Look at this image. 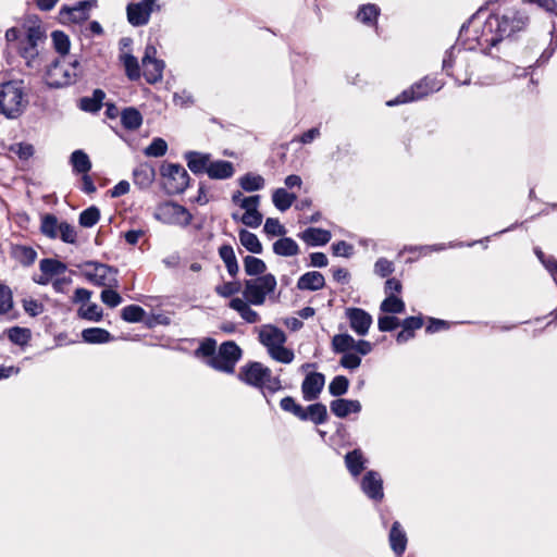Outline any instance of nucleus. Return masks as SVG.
<instances>
[{"label": "nucleus", "instance_id": "f257e3e1", "mask_svg": "<svg viewBox=\"0 0 557 557\" xmlns=\"http://www.w3.org/2000/svg\"><path fill=\"white\" fill-rule=\"evenodd\" d=\"M528 24V14L517 7L498 9L484 21L473 15L461 26L459 42L469 50L492 54V48H497L503 40L525 29Z\"/></svg>", "mask_w": 557, "mask_h": 557}, {"label": "nucleus", "instance_id": "f03ea898", "mask_svg": "<svg viewBox=\"0 0 557 557\" xmlns=\"http://www.w3.org/2000/svg\"><path fill=\"white\" fill-rule=\"evenodd\" d=\"M82 74L83 67L76 58H59L47 66L45 82L50 88H63L76 83Z\"/></svg>", "mask_w": 557, "mask_h": 557}, {"label": "nucleus", "instance_id": "7ed1b4c3", "mask_svg": "<svg viewBox=\"0 0 557 557\" xmlns=\"http://www.w3.org/2000/svg\"><path fill=\"white\" fill-rule=\"evenodd\" d=\"M457 39V44L446 51L443 59V71L455 78L459 85H468L471 82V60L469 52Z\"/></svg>", "mask_w": 557, "mask_h": 557}, {"label": "nucleus", "instance_id": "20e7f679", "mask_svg": "<svg viewBox=\"0 0 557 557\" xmlns=\"http://www.w3.org/2000/svg\"><path fill=\"white\" fill-rule=\"evenodd\" d=\"M237 379L250 386L275 393L282 388L281 380L277 376H272L270 368L263 366L261 362L251 361L239 369Z\"/></svg>", "mask_w": 557, "mask_h": 557}, {"label": "nucleus", "instance_id": "39448f33", "mask_svg": "<svg viewBox=\"0 0 557 557\" xmlns=\"http://www.w3.org/2000/svg\"><path fill=\"white\" fill-rule=\"evenodd\" d=\"M258 337L273 360L284 364L293 362L295 358L294 351L284 346L287 337L281 329L272 324L262 325Z\"/></svg>", "mask_w": 557, "mask_h": 557}, {"label": "nucleus", "instance_id": "423d86ee", "mask_svg": "<svg viewBox=\"0 0 557 557\" xmlns=\"http://www.w3.org/2000/svg\"><path fill=\"white\" fill-rule=\"evenodd\" d=\"M27 100L21 82H8L0 86V112L9 119L22 114Z\"/></svg>", "mask_w": 557, "mask_h": 557}, {"label": "nucleus", "instance_id": "0eeeda50", "mask_svg": "<svg viewBox=\"0 0 557 557\" xmlns=\"http://www.w3.org/2000/svg\"><path fill=\"white\" fill-rule=\"evenodd\" d=\"M444 84L435 77L425 76L411 85L409 88L405 89L396 98L388 100L386 104L388 107H394L417 101L429 96L430 94L441 90Z\"/></svg>", "mask_w": 557, "mask_h": 557}, {"label": "nucleus", "instance_id": "6e6552de", "mask_svg": "<svg viewBox=\"0 0 557 557\" xmlns=\"http://www.w3.org/2000/svg\"><path fill=\"white\" fill-rule=\"evenodd\" d=\"M242 356V348L234 341H227L218 347L215 357L207 360L206 363L215 371L233 374Z\"/></svg>", "mask_w": 557, "mask_h": 557}, {"label": "nucleus", "instance_id": "1a4fd4ad", "mask_svg": "<svg viewBox=\"0 0 557 557\" xmlns=\"http://www.w3.org/2000/svg\"><path fill=\"white\" fill-rule=\"evenodd\" d=\"M276 278L273 274H263L256 278L245 281L243 292L244 298L253 306L264 304L267 295L273 293L276 288Z\"/></svg>", "mask_w": 557, "mask_h": 557}, {"label": "nucleus", "instance_id": "9d476101", "mask_svg": "<svg viewBox=\"0 0 557 557\" xmlns=\"http://www.w3.org/2000/svg\"><path fill=\"white\" fill-rule=\"evenodd\" d=\"M45 38L40 26H29L26 30L25 39L20 42V54L25 60L27 67L39 70L41 58L38 50V44Z\"/></svg>", "mask_w": 557, "mask_h": 557}, {"label": "nucleus", "instance_id": "9b49d317", "mask_svg": "<svg viewBox=\"0 0 557 557\" xmlns=\"http://www.w3.org/2000/svg\"><path fill=\"white\" fill-rule=\"evenodd\" d=\"M153 216L156 220L172 225L187 226L193 220V215L189 211L173 201L161 203L157 207Z\"/></svg>", "mask_w": 557, "mask_h": 557}, {"label": "nucleus", "instance_id": "f8f14e48", "mask_svg": "<svg viewBox=\"0 0 557 557\" xmlns=\"http://www.w3.org/2000/svg\"><path fill=\"white\" fill-rule=\"evenodd\" d=\"M161 175L169 194H181L189 186V174L178 163H169L161 166Z\"/></svg>", "mask_w": 557, "mask_h": 557}, {"label": "nucleus", "instance_id": "ddd939ff", "mask_svg": "<svg viewBox=\"0 0 557 557\" xmlns=\"http://www.w3.org/2000/svg\"><path fill=\"white\" fill-rule=\"evenodd\" d=\"M84 274L89 282L97 286L117 287V271L107 264L92 261L86 262Z\"/></svg>", "mask_w": 557, "mask_h": 557}, {"label": "nucleus", "instance_id": "4468645a", "mask_svg": "<svg viewBox=\"0 0 557 557\" xmlns=\"http://www.w3.org/2000/svg\"><path fill=\"white\" fill-rule=\"evenodd\" d=\"M158 0H140L126 5L127 22L134 27L145 26L149 23L153 11H160Z\"/></svg>", "mask_w": 557, "mask_h": 557}, {"label": "nucleus", "instance_id": "2eb2a0df", "mask_svg": "<svg viewBox=\"0 0 557 557\" xmlns=\"http://www.w3.org/2000/svg\"><path fill=\"white\" fill-rule=\"evenodd\" d=\"M334 352H346L354 350L358 356H367L372 351V344L364 339L356 341L347 333L336 334L332 338Z\"/></svg>", "mask_w": 557, "mask_h": 557}, {"label": "nucleus", "instance_id": "dca6fc26", "mask_svg": "<svg viewBox=\"0 0 557 557\" xmlns=\"http://www.w3.org/2000/svg\"><path fill=\"white\" fill-rule=\"evenodd\" d=\"M157 49L153 45H147L141 63L144 77L149 84H156L163 77L164 62L156 58Z\"/></svg>", "mask_w": 557, "mask_h": 557}, {"label": "nucleus", "instance_id": "f3484780", "mask_svg": "<svg viewBox=\"0 0 557 557\" xmlns=\"http://www.w3.org/2000/svg\"><path fill=\"white\" fill-rule=\"evenodd\" d=\"M360 488L373 502L379 503L384 498L383 480L377 471H368L360 481Z\"/></svg>", "mask_w": 557, "mask_h": 557}, {"label": "nucleus", "instance_id": "a211bd4d", "mask_svg": "<svg viewBox=\"0 0 557 557\" xmlns=\"http://www.w3.org/2000/svg\"><path fill=\"white\" fill-rule=\"evenodd\" d=\"M345 315L349 321L350 329L359 336H366L372 325L373 319L370 313L361 308H347Z\"/></svg>", "mask_w": 557, "mask_h": 557}, {"label": "nucleus", "instance_id": "6ab92c4d", "mask_svg": "<svg viewBox=\"0 0 557 557\" xmlns=\"http://www.w3.org/2000/svg\"><path fill=\"white\" fill-rule=\"evenodd\" d=\"M97 5V1L83 0L74 5H63L60 16L73 23H82L89 18L90 10Z\"/></svg>", "mask_w": 557, "mask_h": 557}, {"label": "nucleus", "instance_id": "aec40b11", "mask_svg": "<svg viewBox=\"0 0 557 557\" xmlns=\"http://www.w3.org/2000/svg\"><path fill=\"white\" fill-rule=\"evenodd\" d=\"M324 383L325 379L322 373H309L301 384L304 399L307 401L315 400L319 397Z\"/></svg>", "mask_w": 557, "mask_h": 557}, {"label": "nucleus", "instance_id": "412c9836", "mask_svg": "<svg viewBox=\"0 0 557 557\" xmlns=\"http://www.w3.org/2000/svg\"><path fill=\"white\" fill-rule=\"evenodd\" d=\"M184 159L187 163L188 169L195 175L207 174L210 162L211 154L199 152V151H187L184 153Z\"/></svg>", "mask_w": 557, "mask_h": 557}, {"label": "nucleus", "instance_id": "4be33fe9", "mask_svg": "<svg viewBox=\"0 0 557 557\" xmlns=\"http://www.w3.org/2000/svg\"><path fill=\"white\" fill-rule=\"evenodd\" d=\"M391 549L396 557H401L407 548L408 537L399 521L392 524L388 534Z\"/></svg>", "mask_w": 557, "mask_h": 557}, {"label": "nucleus", "instance_id": "5701e85b", "mask_svg": "<svg viewBox=\"0 0 557 557\" xmlns=\"http://www.w3.org/2000/svg\"><path fill=\"white\" fill-rule=\"evenodd\" d=\"M344 460H345V466H346L348 472L354 478L359 476L362 473V471L366 469V466L368 463V459L366 458L362 450L359 448L348 451L345 455Z\"/></svg>", "mask_w": 557, "mask_h": 557}, {"label": "nucleus", "instance_id": "b1692460", "mask_svg": "<svg viewBox=\"0 0 557 557\" xmlns=\"http://www.w3.org/2000/svg\"><path fill=\"white\" fill-rule=\"evenodd\" d=\"M330 409L337 418H346L349 413H359L361 411V404L356 399L338 398L332 400Z\"/></svg>", "mask_w": 557, "mask_h": 557}, {"label": "nucleus", "instance_id": "393cba45", "mask_svg": "<svg viewBox=\"0 0 557 557\" xmlns=\"http://www.w3.org/2000/svg\"><path fill=\"white\" fill-rule=\"evenodd\" d=\"M235 173L234 164L226 160H212L207 175L211 180L224 181L231 178Z\"/></svg>", "mask_w": 557, "mask_h": 557}, {"label": "nucleus", "instance_id": "a878e982", "mask_svg": "<svg viewBox=\"0 0 557 557\" xmlns=\"http://www.w3.org/2000/svg\"><path fill=\"white\" fill-rule=\"evenodd\" d=\"M299 238H301L308 246L317 247V246H324L331 240V232L323 228L318 227H308L304 232H301L299 235Z\"/></svg>", "mask_w": 557, "mask_h": 557}, {"label": "nucleus", "instance_id": "bb28decb", "mask_svg": "<svg viewBox=\"0 0 557 557\" xmlns=\"http://www.w3.org/2000/svg\"><path fill=\"white\" fill-rule=\"evenodd\" d=\"M325 285V278L318 271H310L302 274L297 281V288L300 290H320Z\"/></svg>", "mask_w": 557, "mask_h": 557}, {"label": "nucleus", "instance_id": "cd10ccee", "mask_svg": "<svg viewBox=\"0 0 557 557\" xmlns=\"http://www.w3.org/2000/svg\"><path fill=\"white\" fill-rule=\"evenodd\" d=\"M250 304L246 299L233 298L228 306L233 310L237 311L243 320L247 323H257L260 321V315L257 311L252 310Z\"/></svg>", "mask_w": 557, "mask_h": 557}, {"label": "nucleus", "instance_id": "c85d7f7f", "mask_svg": "<svg viewBox=\"0 0 557 557\" xmlns=\"http://www.w3.org/2000/svg\"><path fill=\"white\" fill-rule=\"evenodd\" d=\"M381 13L380 8L374 3L362 4L358 8L356 18L366 26H376Z\"/></svg>", "mask_w": 557, "mask_h": 557}, {"label": "nucleus", "instance_id": "c756f323", "mask_svg": "<svg viewBox=\"0 0 557 557\" xmlns=\"http://www.w3.org/2000/svg\"><path fill=\"white\" fill-rule=\"evenodd\" d=\"M219 257L225 264L227 273L235 277L239 272V265L237 262V258L234 251V248L231 245L224 244L219 248Z\"/></svg>", "mask_w": 557, "mask_h": 557}, {"label": "nucleus", "instance_id": "7c9ffc66", "mask_svg": "<svg viewBox=\"0 0 557 557\" xmlns=\"http://www.w3.org/2000/svg\"><path fill=\"white\" fill-rule=\"evenodd\" d=\"M134 183L140 188H148L156 177L154 168L148 163H143L134 170Z\"/></svg>", "mask_w": 557, "mask_h": 557}, {"label": "nucleus", "instance_id": "2f4dec72", "mask_svg": "<svg viewBox=\"0 0 557 557\" xmlns=\"http://www.w3.org/2000/svg\"><path fill=\"white\" fill-rule=\"evenodd\" d=\"M273 252L281 257H294L299 253V246L293 238L283 236L273 243Z\"/></svg>", "mask_w": 557, "mask_h": 557}, {"label": "nucleus", "instance_id": "473e14b6", "mask_svg": "<svg viewBox=\"0 0 557 557\" xmlns=\"http://www.w3.org/2000/svg\"><path fill=\"white\" fill-rule=\"evenodd\" d=\"M296 199V194L288 193L283 187L276 188L272 194V202L274 207L281 212L288 210Z\"/></svg>", "mask_w": 557, "mask_h": 557}, {"label": "nucleus", "instance_id": "72a5a7b5", "mask_svg": "<svg viewBox=\"0 0 557 557\" xmlns=\"http://www.w3.org/2000/svg\"><path fill=\"white\" fill-rule=\"evenodd\" d=\"M302 421H311L314 424H323L327 420V409L322 403H315L305 408V418Z\"/></svg>", "mask_w": 557, "mask_h": 557}, {"label": "nucleus", "instance_id": "f704fd0d", "mask_svg": "<svg viewBox=\"0 0 557 557\" xmlns=\"http://www.w3.org/2000/svg\"><path fill=\"white\" fill-rule=\"evenodd\" d=\"M112 338L110 332L101 327H89L82 331V339L88 344H104Z\"/></svg>", "mask_w": 557, "mask_h": 557}, {"label": "nucleus", "instance_id": "c9c22d12", "mask_svg": "<svg viewBox=\"0 0 557 557\" xmlns=\"http://www.w3.org/2000/svg\"><path fill=\"white\" fill-rule=\"evenodd\" d=\"M238 184L245 191L252 193L263 189L265 181L260 174L248 172L239 177Z\"/></svg>", "mask_w": 557, "mask_h": 557}, {"label": "nucleus", "instance_id": "e433bc0d", "mask_svg": "<svg viewBox=\"0 0 557 557\" xmlns=\"http://www.w3.org/2000/svg\"><path fill=\"white\" fill-rule=\"evenodd\" d=\"M106 94L101 89H95L91 97H84L79 100V108L85 112L96 113L102 107Z\"/></svg>", "mask_w": 557, "mask_h": 557}, {"label": "nucleus", "instance_id": "4c0bfd02", "mask_svg": "<svg viewBox=\"0 0 557 557\" xmlns=\"http://www.w3.org/2000/svg\"><path fill=\"white\" fill-rule=\"evenodd\" d=\"M13 258L25 267L32 265L37 259V252L34 248L24 245H16L12 248Z\"/></svg>", "mask_w": 557, "mask_h": 557}, {"label": "nucleus", "instance_id": "58836bf2", "mask_svg": "<svg viewBox=\"0 0 557 557\" xmlns=\"http://www.w3.org/2000/svg\"><path fill=\"white\" fill-rule=\"evenodd\" d=\"M121 123L124 128L135 131L143 124V116L137 109L129 107L122 111Z\"/></svg>", "mask_w": 557, "mask_h": 557}, {"label": "nucleus", "instance_id": "ea45409f", "mask_svg": "<svg viewBox=\"0 0 557 557\" xmlns=\"http://www.w3.org/2000/svg\"><path fill=\"white\" fill-rule=\"evenodd\" d=\"M70 162L73 166V171L77 174H86L91 169V162L86 152L83 150H75L72 152Z\"/></svg>", "mask_w": 557, "mask_h": 557}, {"label": "nucleus", "instance_id": "a19ab883", "mask_svg": "<svg viewBox=\"0 0 557 557\" xmlns=\"http://www.w3.org/2000/svg\"><path fill=\"white\" fill-rule=\"evenodd\" d=\"M238 238L240 244L251 253H261L262 252V244L260 243L259 238L256 234L247 231V230H240L238 232Z\"/></svg>", "mask_w": 557, "mask_h": 557}, {"label": "nucleus", "instance_id": "79ce46f5", "mask_svg": "<svg viewBox=\"0 0 557 557\" xmlns=\"http://www.w3.org/2000/svg\"><path fill=\"white\" fill-rule=\"evenodd\" d=\"M61 222L53 214H46L41 219L40 231L49 238L55 239L59 236Z\"/></svg>", "mask_w": 557, "mask_h": 557}, {"label": "nucleus", "instance_id": "37998d69", "mask_svg": "<svg viewBox=\"0 0 557 557\" xmlns=\"http://www.w3.org/2000/svg\"><path fill=\"white\" fill-rule=\"evenodd\" d=\"M244 269L249 276H261L267 270V265L263 260L253 257L246 256L244 258Z\"/></svg>", "mask_w": 557, "mask_h": 557}, {"label": "nucleus", "instance_id": "c03bdc74", "mask_svg": "<svg viewBox=\"0 0 557 557\" xmlns=\"http://www.w3.org/2000/svg\"><path fill=\"white\" fill-rule=\"evenodd\" d=\"M51 37H52L54 49L61 55L60 58L69 59L70 57L67 54H69L70 47H71V41H70L69 36L61 30H54L51 34Z\"/></svg>", "mask_w": 557, "mask_h": 557}, {"label": "nucleus", "instance_id": "a18cd8bd", "mask_svg": "<svg viewBox=\"0 0 557 557\" xmlns=\"http://www.w3.org/2000/svg\"><path fill=\"white\" fill-rule=\"evenodd\" d=\"M405 309V302L395 295H388L380 305L382 312L391 314L404 313Z\"/></svg>", "mask_w": 557, "mask_h": 557}, {"label": "nucleus", "instance_id": "49530a36", "mask_svg": "<svg viewBox=\"0 0 557 557\" xmlns=\"http://www.w3.org/2000/svg\"><path fill=\"white\" fill-rule=\"evenodd\" d=\"M39 268L45 275L49 276L63 274L66 271L65 263L50 258L42 259L39 263Z\"/></svg>", "mask_w": 557, "mask_h": 557}, {"label": "nucleus", "instance_id": "de8ad7c7", "mask_svg": "<svg viewBox=\"0 0 557 557\" xmlns=\"http://www.w3.org/2000/svg\"><path fill=\"white\" fill-rule=\"evenodd\" d=\"M121 61L125 67L126 76L131 81H137L140 77V67L137 58L131 53H124L121 55Z\"/></svg>", "mask_w": 557, "mask_h": 557}, {"label": "nucleus", "instance_id": "09e8293b", "mask_svg": "<svg viewBox=\"0 0 557 557\" xmlns=\"http://www.w3.org/2000/svg\"><path fill=\"white\" fill-rule=\"evenodd\" d=\"M168 151V144L161 137H156L144 149V153L147 157L160 158L163 157Z\"/></svg>", "mask_w": 557, "mask_h": 557}, {"label": "nucleus", "instance_id": "8fccbe9b", "mask_svg": "<svg viewBox=\"0 0 557 557\" xmlns=\"http://www.w3.org/2000/svg\"><path fill=\"white\" fill-rule=\"evenodd\" d=\"M100 219V210L96 206H91L79 214V224L83 227H92Z\"/></svg>", "mask_w": 557, "mask_h": 557}, {"label": "nucleus", "instance_id": "3c124183", "mask_svg": "<svg viewBox=\"0 0 557 557\" xmlns=\"http://www.w3.org/2000/svg\"><path fill=\"white\" fill-rule=\"evenodd\" d=\"M145 317V310L137 305H129L122 309L121 318L129 323L140 322Z\"/></svg>", "mask_w": 557, "mask_h": 557}, {"label": "nucleus", "instance_id": "603ef678", "mask_svg": "<svg viewBox=\"0 0 557 557\" xmlns=\"http://www.w3.org/2000/svg\"><path fill=\"white\" fill-rule=\"evenodd\" d=\"M216 351V342L213 338H206L195 350V356L198 358L206 357L208 360H212L215 357Z\"/></svg>", "mask_w": 557, "mask_h": 557}, {"label": "nucleus", "instance_id": "864d4df0", "mask_svg": "<svg viewBox=\"0 0 557 557\" xmlns=\"http://www.w3.org/2000/svg\"><path fill=\"white\" fill-rule=\"evenodd\" d=\"M349 380L344 375L335 376L329 384V393L332 396L339 397L347 393Z\"/></svg>", "mask_w": 557, "mask_h": 557}, {"label": "nucleus", "instance_id": "5fc2aeb1", "mask_svg": "<svg viewBox=\"0 0 557 557\" xmlns=\"http://www.w3.org/2000/svg\"><path fill=\"white\" fill-rule=\"evenodd\" d=\"M280 407L286 412L293 413L298 419L305 418V408L296 403L292 396H286L281 399Z\"/></svg>", "mask_w": 557, "mask_h": 557}, {"label": "nucleus", "instance_id": "6e6d98bb", "mask_svg": "<svg viewBox=\"0 0 557 557\" xmlns=\"http://www.w3.org/2000/svg\"><path fill=\"white\" fill-rule=\"evenodd\" d=\"M9 339L20 346L26 345L30 338V332L28 329L14 326L8 331Z\"/></svg>", "mask_w": 557, "mask_h": 557}, {"label": "nucleus", "instance_id": "4d7b16f0", "mask_svg": "<svg viewBox=\"0 0 557 557\" xmlns=\"http://www.w3.org/2000/svg\"><path fill=\"white\" fill-rule=\"evenodd\" d=\"M263 231L267 235L270 236H284L286 234V228L281 224L278 219L268 218L263 225Z\"/></svg>", "mask_w": 557, "mask_h": 557}, {"label": "nucleus", "instance_id": "13d9d810", "mask_svg": "<svg viewBox=\"0 0 557 557\" xmlns=\"http://www.w3.org/2000/svg\"><path fill=\"white\" fill-rule=\"evenodd\" d=\"M83 319L88 321L98 322L102 319V309L97 304H89L78 311Z\"/></svg>", "mask_w": 557, "mask_h": 557}, {"label": "nucleus", "instance_id": "bf43d9fd", "mask_svg": "<svg viewBox=\"0 0 557 557\" xmlns=\"http://www.w3.org/2000/svg\"><path fill=\"white\" fill-rule=\"evenodd\" d=\"M13 307V297L11 289L0 284V314L8 313Z\"/></svg>", "mask_w": 557, "mask_h": 557}, {"label": "nucleus", "instance_id": "052dcab7", "mask_svg": "<svg viewBox=\"0 0 557 557\" xmlns=\"http://www.w3.org/2000/svg\"><path fill=\"white\" fill-rule=\"evenodd\" d=\"M58 238L67 244H75L77 238L75 227L70 223L62 221Z\"/></svg>", "mask_w": 557, "mask_h": 557}, {"label": "nucleus", "instance_id": "680f3d73", "mask_svg": "<svg viewBox=\"0 0 557 557\" xmlns=\"http://www.w3.org/2000/svg\"><path fill=\"white\" fill-rule=\"evenodd\" d=\"M343 356L339 360V364L348 370H355L361 364V357L356 352H351V350L346 352H341Z\"/></svg>", "mask_w": 557, "mask_h": 557}, {"label": "nucleus", "instance_id": "e2e57ef3", "mask_svg": "<svg viewBox=\"0 0 557 557\" xmlns=\"http://www.w3.org/2000/svg\"><path fill=\"white\" fill-rule=\"evenodd\" d=\"M394 271V263L386 258H379L374 263V273L380 277H386Z\"/></svg>", "mask_w": 557, "mask_h": 557}, {"label": "nucleus", "instance_id": "0e129e2a", "mask_svg": "<svg viewBox=\"0 0 557 557\" xmlns=\"http://www.w3.org/2000/svg\"><path fill=\"white\" fill-rule=\"evenodd\" d=\"M101 301L110 308H115L122 302V297L112 288L106 287L100 295Z\"/></svg>", "mask_w": 557, "mask_h": 557}, {"label": "nucleus", "instance_id": "69168bd1", "mask_svg": "<svg viewBox=\"0 0 557 557\" xmlns=\"http://www.w3.org/2000/svg\"><path fill=\"white\" fill-rule=\"evenodd\" d=\"M400 325L398 318L394 315H381L377 319V327L381 332H391Z\"/></svg>", "mask_w": 557, "mask_h": 557}, {"label": "nucleus", "instance_id": "338daca9", "mask_svg": "<svg viewBox=\"0 0 557 557\" xmlns=\"http://www.w3.org/2000/svg\"><path fill=\"white\" fill-rule=\"evenodd\" d=\"M214 290L219 296L227 298L240 290V284L237 282H226L218 285Z\"/></svg>", "mask_w": 557, "mask_h": 557}, {"label": "nucleus", "instance_id": "774afa93", "mask_svg": "<svg viewBox=\"0 0 557 557\" xmlns=\"http://www.w3.org/2000/svg\"><path fill=\"white\" fill-rule=\"evenodd\" d=\"M23 308L25 312L28 313L30 317H37L41 314L45 309L42 302L33 298L23 299Z\"/></svg>", "mask_w": 557, "mask_h": 557}]
</instances>
